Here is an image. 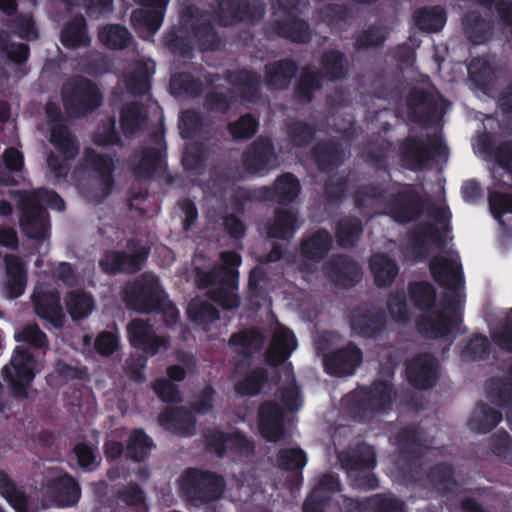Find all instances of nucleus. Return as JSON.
Segmentation results:
<instances>
[{"mask_svg": "<svg viewBox=\"0 0 512 512\" xmlns=\"http://www.w3.org/2000/svg\"><path fill=\"white\" fill-rule=\"evenodd\" d=\"M430 269L435 280L445 287L442 300L435 304V289L426 282L411 284L409 294L418 309L428 310L418 323L419 332L428 338H440L452 333L461 322L464 280L456 254L434 258Z\"/></svg>", "mask_w": 512, "mask_h": 512, "instance_id": "nucleus-1", "label": "nucleus"}, {"mask_svg": "<svg viewBox=\"0 0 512 512\" xmlns=\"http://www.w3.org/2000/svg\"><path fill=\"white\" fill-rule=\"evenodd\" d=\"M114 168L115 163L110 155L87 148L83 162L73 171V184L88 201L100 202L112 189Z\"/></svg>", "mask_w": 512, "mask_h": 512, "instance_id": "nucleus-2", "label": "nucleus"}, {"mask_svg": "<svg viewBox=\"0 0 512 512\" xmlns=\"http://www.w3.org/2000/svg\"><path fill=\"white\" fill-rule=\"evenodd\" d=\"M44 207L64 210L63 200L53 191L37 189L23 192L20 196V227L29 237L44 240L49 236L48 216Z\"/></svg>", "mask_w": 512, "mask_h": 512, "instance_id": "nucleus-3", "label": "nucleus"}, {"mask_svg": "<svg viewBox=\"0 0 512 512\" xmlns=\"http://www.w3.org/2000/svg\"><path fill=\"white\" fill-rule=\"evenodd\" d=\"M222 265L213 271H198L197 281L199 285L211 286L208 295L225 309H235L239 306L237 290V267L241 258L234 252L221 253Z\"/></svg>", "mask_w": 512, "mask_h": 512, "instance_id": "nucleus-4", "label": "nucleus"}, {"mask_svg": "<svg viewBox=\"0 0 512 512\" xmlns=\"http://www.w3.org/2000/svg\"><path fill=\"white\" fill-rule=\"evenodd\" d=\"M46 114L51 122L50 142L55 151L47 157L49 176L54 180L63 179L69 172V161L79 152V147L68 129L60 121V112L54 104L46 106Z\"/></svg>", "mask_w": 512, "mask_h": 512, "instance_id": "nucleus-5", "label": "nucleus"}, {"mask_svg": "<svg viewBox=\"0 0 512 512\" xmlns=\"http://www.w3.org/2000/svg\"><path fill=\"white\" fill-rule=\"evenodd\" d=\"M127 305L140 313L161 311L166 321L176 320L178 310L162 291L158 279L152 274H144L134 285L126 289Z\"/></svg>", "mask_w": 512, "mask_h": 512, "instance_id": "nucleus-6", "label": "nucleus"}, {"mask_svg": "<svg viewBox=\"0 0 512 512\" xmlns=\"http://www.w3.org/2000/svg\"><path fill=\"white\" fill-rule=\"evenodd\" d=\"M36 361L30 350L23 346L15 348L9 364L2 369L3 376L16 397L27 396V388L35 375Z\"/></svg>", "mask_w": 512, "mask_h": 512, "instance_id": "nucleus-7", "label": "nucleus"}, {"mask_svg": "<svg viewBox=\"0 0 512 512\" xmlns=\"http://www.w3.org/2000/svg\"><path fill=\"white\" fill-rule=\"evenodd\" d=\"M180 490L191 500L208 502L221 496L223 479L215 474L199 470H188L179 480Z\"/></svg>", "mask_w": 512, "mask_h": 512, "instance_id": "nucleus-8", "label": "nucleus"}, {"mask_svg": "<svg viewBox=\"0 0 512 512\" xmlns=\"http://www.w3.org/2000/svg\"><path fill=\"white\" fill-rule=\"evenodd\" d=\"M62 99L70 114H78L98 107L101 104L102 95L91 81L73 78L63 85Z\"/></svg>", "mask_w": 512, "mask_h": 512, "instance_id": "nucleus-9", "label": "nucleus"}, {"mask_svg": "<svg viewBox=\"0 0 512 512\" xmlns=\"http://www.w3.org/2000/svg\"><path fill=\"white\" fill-rule=\"evenodd\" d=\"M375 465V453L371 446L362 444L354 450L346 462L347 474L352 485L363 490L378 487V480L371 472Z\"/></svg>", "mask_w": 512, "mask_h": 512, "instance_id": "nucleus-10", "label": "nucleus"}, {"mask_svg": "<svg viewBox=\"0 0 512 512\" xmlns=\"http://www.w3.org/2000/svg\"><path fill=\"white\" fill-rule=\"evenodd\" d=\"M393 397L394 392L388 382H376L369 391L361 388L348 394L343 403L344 405H351L355 411L372 413L389 408Z\"/></svg>", "mask_w": 512, "mask_h": 512, "instance_id": "nucleus-11", "label": "nucleus"}, {"mask_svg": "<svg viewBox=\"0 0 512 512\" xmlns=\"http://www.w3.org/2000/svg\"><path fill=\"white\" fill-rule=\"evenodd\" d=\"M37 316L48 321L53 327L61 328L65 314L60 305L59 293L44 284L38 285L31 296Z\"/></svg>", "mask_w": 512, "mask_h": 512, "instance_id": "nucleus-12", "label": "nucleus"}, {"mask_svg": "<svg viewBox=\"0 0 512 512\" xmlns=\"http://www.w3.org/2000/svg\"><path fill=\"white\" fill-rule=\"evenodd\" d=\"M362 351L354 344L332 351L323 357V364L327 373L337 377L352 375L361 365Z\"/></svg>", "mask_w": 512, "mask_h": 512, "instance_id": "nucleus-13", "label": "nucleus"}, {"mask_svg": "<svg viewBox=\"0 0 512 512\" xmlns=\"http://www.w3.org/2000/svg\"><path fill=\"white\" fill-rule=\"evenodd\" d=\"M243 164L250 173L262 174L276 167L277 155L269 138L259 137L244 155Z\"/></svg>", "mask_w": 512, "mask_h": 512, "instance_id": "nucleus-14", "label": "nucleus"}, {"mask_svg": "<svg viewBox=\"0 0 512 512\" xmlns=\"http://www.w3.org/2000/svg\"><path fill=\"white\" fill-rule=\"evenodd\" d=\"M324 274L336 285L353 286L361 280L359 265L343 255L333 256L324 265Z\"/></svg>", "mask_w": 512, "mask_h": 512, "instance_id": "nucleus-15", "label": "nucleus"}, {"mask_svg": "<svg viewBox=\"0 0 512 512\" xmlns=\"http://www.w3.org/2000/svg\"><path fill=\"white\" fill-rule=\"evenodd\" d=\"M404 153L415 167H421L436 157L443 159L447 157L446 147L437 135L430 137L426 144L415 139H408L404 145Z\"/></svg>", "mask_w": 512, "mask_h": 512, "instance_id": "nucleus-16", "label": "nucleus"}, {"mask_svg": "<svg viewBox=\"0 0 512 512\" xmlns=\"http://www.w3.org/2000/svg\"><path fill=\"white\" fill-rule=\"evenodd\" d=\"M127 330L131 344L149 355H155L167 346V339L156 336L151 326L142 319L133 320Z\"/></svg>", "mask_w": 512, "mask_h": 512, "instance_id": "nucleus-17", "label": "nucleus"}, {"mask_svg": "<svg viewBox=\"0 0 512 512\" xmlns=\"http://www.w3.org/2000/svg\"><path fill=\"white\" fill-rule=\"evenodd\" d=\"M345 512H404L403 503L391 494L374 495L361 502L343 499Z\"/></svg>", "mask_w": 512, "mask_h": 512, "instance_id": "nucleus-18", "label": "nucleus"}, {"mask_svg": "<svg viewBox=\"0 0 512 512\" xmlns=\"http://www.w3.org/2000/svg\"><path fill=\"white\" fill-rule=\"evenodd\" d=\"M0 494L16 512H38L47 507L44 501L28 497L0 472Z\"/></svg>", "mask_w": 512, "mask_h": 512, "instance_id": "nucleus-19", "label": "nucleus"}, {"mask_svg": "<svg viewBox=\"0 0 512 512\" xmlns=\"http://www.w3.org/2000/svg\"><path fill=\"white\" fill-rule=\"evenodd\" d=\"M409 381L416 387H431L438 376V363L430 355L424 354L414 358L407 366Z\"/></svg>", "mask_w": 512, "mask_h": 512, "instance_id": "nucleus-20", "label": "nucleus"}, {"mask_svg": "<svg viewBox=\"0 0 512 512\" xmlns=\"http://www.w3.org/2000/svg\"><path fill=\"white\" fill-rule=\"evenodd\" d=\"M159 424L175 434L191 436L196 431L192 413L184 407L169 408L158 417Z\"/></svg>", "mask_w": 512, "mask_h": 512, "instance_id": "nucleus-21", "label": "nucleus"}, {"mask_svg": "<svg viewBox=\"0 0 512 512\" xmlns=\"http://www.w3.org/2000/svg\"><path fill=\"white\" fill-rule=\"evenodd\" d=\"M153 68V62L150 60H137L130 64L124 72L123 79L127 90L134 95L148 91Z\"/></svg>", "mask_w": 512, "mask_h": 512, "instance_id": "nucleus-22", "label": "nucleus"}, {"mask_svg": "<svg viewBox=\"0 0 512 512\" xmlns=\"http://www.w3.org/2000/svg\"><path fill=\"white\" fill-rule=\"evenodd\" d=\"M258 429L268 441L275 442L282 437V414L275 403L267 402L259 408Z\"/></svg>", "mask_w": 512, "mask_h": 512, "instance_id": "nucleus-23", "label": "nucleus"}, {"mask_svg": "<svg viewBox=\"0 0 512 512\" xmlns=\"http://www.w3.org/2000/svg\"><path fill=\"white\" fill-rule=\"evenodd\" d=\"M300 192L299 181L290 173L279 176L273 186L259 189L261 199H275L279 203L288 204L292 202Z\"/></svg>", "mask_w": 512, "mask_h": 512, "instance_id": "nucleus-24", "label": "nucleus"}, {"mask_svg": "<svg viewBox=\"0 0 512 512\" xmlns=\"http://www.w3.org/2000/svg\"><path fill=\"white\" fill-rule=\"evenodd\" d=\"M147 252L143 249L134 255H127L121 252H108L100 260V266L107 273L119 271L136 272L141 268Z\"/></svg>", "mask_w": 512, "mask_h": 512, "instance_id": "nucleus-25", "label": "nucleus"}, {"mask_svg": "<svg viewBox=\"0 0 512 512\" xmlns=\"http://www.w3.org/2000/svg\"><path fill=\"white\" fill-rule=\"evenodd\" d=\"M206 444L218 455H221L226 448H237L241 453L248 454L252 450L250 441L240 432L227 435L221 431L214 430L205 435Z\"/></svg>", "mask_w": 512, "mask_h": 512, "instance_id": "nucleus-26", "label": "nucleus"}, {"mask_svg": "<svg viewBox=\"0 0 512 512\" xmlns=\"http://www.w3.org/2000/svg\"><path fill=\"white\" fill-rule=\"evenodd\" d=\"M296 348V340L291 331L279 327L275 332L272 343L267 351L266 360L270 365L283 363Z\"/></svg>", "mask_w": 512, "mask_h": 512, "instance_id": "nucleus-27", "label": "nucleus"}, {"mask_svg": "<svg viewBox=\"0 0 512 512\" xmlns=\"http://www.w3.org/2000/svg\"><path fill=\"white\" fill-rule=\"evenodd\" d=\"M461 24L465 37L473 44H483L492 37L491 23L483 19L476 10L465 14Z\"/></svg>", "mask_w": 512, "mask_h": 512, "instance_id": "nucleus-28", "label": "nucleus"}, {"mask_svg": "<svg viewBox=\"0 0 512 512\" xmlns=\"http://www.w3.org/2000/svg\"><path fill=\"white\" fill-rule=\"evenodd\" d=\"M6 277L5 288L10 298L23 294L26 287V272L21 260L12 255L5 256Z\"/></svg>", "mask_w": 512, "mask_h": 512, "instance_id": "nucleus-29", "label": "nucleus"}, {"mask_svg": "<svg viewBox=\"0 0 512 512\" xmlns=\"http://www.w3.org/2000/svg\"><path fill=\"white\" fill-rule=\"evenodd\" d=\"M374 282L378 287L390 286L399 273V267L390 257L383 253H376L369 262Z\"/></svg>", "mask_w": 512, "mask_h": 512, "instance_id": "nucleus-30", "label": "nucleus"}, {"mask_svg": "<svg viewBox=\"0 0 512 512\" xmlns=\"http://www.w3.org/2000/svg\"><path fill=\"white\" fill-rule=\"evenodd\" d=\"M385 213L399 223L408 222L418 213V201L410 189L405 188L397 198L386 205Z\"/></svg>", "mask_w": 512, "mask_h": 512, "instance_id": "nucleus-31", "label": "nucleus"}, {"mask_svg": "<svg viewBox=\"0 0 512 512\" xmlns=\"http://www.w3.org/2000/svg\"><path fill=\"white\" fill-rule=\"evenodd\" d=\"M50 494L62 506H72L80 498V488L67 474L57 476L49 485Z\"/></svg>", "mask_w": 512, "mask_h": 512, "instance_id": "nucleus-32", "label": "nucleus"}, {"mask_svg": "<svg viewBox=\"0 0 512 512\" xmlns=\"http://www.w3.org/2000/svg\"><path fill=\"white\" fill-rule=\"evenodd\" d=\"M338 488V478L332 475L324 476L304 502V512H323L325 503L330 498L327 494L336 492Z\"/></svg>", "mask_w": 512, "mask_h": 512, "instance_id": "nucleus-33", "label": "nucleus"}, {"mask_svg": "<svg viewBox=\"0 0 512 512\" xmlns=\"http://www.w3.org/2000/svg\"><path fill=\"white\" fill-rule=\"evenodd\" d=\"M386 323L381 311L357 312L352 315L351 327L359 335L373 337L380 332Z\"/></svg>", "mask_w": 512, "mask_h": 512, "instance_id": "nucleus-34", "label": "nucleus"}, {"mask_svg": "<svg viewBox=\"0 0 512 512\" xmlns=\"http://www.w3.org/2000/svg\"><path fill=\"white\" fill-rule=\"evenodd\" d=\"M409 117L414 121H425L436 112V104L431 95L415 87L408 96Z\"/></svg>", "mask_w": 512, "mask_h": 512, "instance_id": "nucleus-35", "label": "nucleus"}, {"mask_svg": "<svg viewBox=\"0 0 512 512\" xmlns=\"http://www.w3.org/2000/svg\"><path fill=\"white\" fill-rule=\"evenodd\" d=\"M120 123L123 133L127 137L138 135L147 124L145 108L136 103L127 104L121 111Z\"/></svg>", "mask_w": 512, "mask_h": 512, "instance_id": "nucleus-36", "label": "nucleus"}, {"mask_svg": "<svg viewBox=\"0 0 512 512\" xmlns=\"http://www.w3.org/2000/svg\"><path fill=\"white\" fill-rule=\"evenodd\" d=\"M502 420V414L486 404H478L473 410L469 427L476 433H488L497 426Z\"/></svg>", "mask_w": 512, "mask_h": 512, "instance_id": "nucleus-37", "label": "nucleus"}, {"mask_svg": "<svg viewBox=\"0 0 512 512\" xmlns=\"http://www.w3.org/2000/svg\"><path fill=\"white\" fill-rule=\"evenodd\" d=\"M158 138V146L156 148H147L142 153L135 165V171L139 176H150L154 173L164 171L166 163L163 158V147Z\"/></svg>", "mask_w": 512, "mask_h": 512, "instance_id": "nucleus-38", "label": "nucleus"}, {"mask_svg": "<svg viewBox=\"0 0 512 512\" xmlns=\"http://www.w3.org/2000/svg\"><path fill=\"white\" fill-rule=\"evenodd\" d=\"M300 227L296 214L288 210H278L274 220L268 226V235L273 238L287 239Z\"/></svg>", "mask_w": 512, "mask_h": 512, "instance_id": "nucleus-39", "label": "nucleus"}, {"mask_svg": "<svg viewBox=\"0 0 512 512\" xmlns=\"http://www.w3.org/2000/svg\"><path fill=\"white\" fill-rule=\"evenodd\" d=\"M65 306L72 320L89 316L95 308L92 296L84 291H71L65 297Z\"/></svg>", "mask_w": 512, "mask_h": 512, "instance_id": "nucleus-40", "label": "nucleus"}, {"mask_svg": "<svg viewBox=\"0 0 512 512\" xmlns=\"http://www.w3.org/2000/svg\"><path fill=\"white\" fill-rule=\"evenodd\" d=\"M276 30L279 35L289 38L295 42L304 43L310 39V30L308 25L294 17L291 12H287L285 19L277 20Z\"/></svg>", "mask_w": 512, "mask_h": 512, "instance_id": "nucleus-41", "label": "nucleus"}, {"mask_svg": "<svg viewBox=\"0 0 512 512\" xmlns=\"http://www.w3.org/2000/svg\"><path fill=\"white\" fill-rule=\"evenodd\" d=\"M331 245L329 233L318 231L302 242L301 253L307 259L319 261L329 252Z\"/></svg>", "mask_w": 512, "mask_h": 512, "instance_id": "nucleus-42", "label": "nucleus"}, {"mask_svg": "<svg viewBox=\"0 0 512 512\" xmlns=\"http://www.w3.org/2000/svg\"><path fill=\"white\" fill-rule=\"evenodd\" d=\"M295 65L281 61L266 66V83L271 89L285 88L295 74Z\"/></svg>", "mask_w": 512, "mask_h": 512, "instance_id": "nucleus-43", "label": "nucleus"}, {"mask_svg": "<svg viewBox=\"0 0 512 512\" xmlns=\"http://www.w3.org/2000/svg\"><path fill=\"white\" fill-rule=\"evenodd\" d=\"M416 26L425 32H438L446 23V13L441 7L423 8L415 17Z\"/></svg>", "mask_w": 512, "mask_h": 512, "instance_id": "nucleus-44", "label": "nucleus"}, {"mask_svg": "<svg viewBox=\"0 0 512 512\" xmlns=\"http://www.w3.org/2000/svg\"><path fill=\"white\" fill-rule=\"evenodd\" d=\"M439 240V231L434 226L428 224L419 227L413 235V251L410 256L413 258L425 257L428 254V247L438 244Z\"/></svg>", "mask_w": 512, "mask_h": 512, "instance_id": "nucleus-45", "label": "nucleus"}, {"mask_svg": "<svg viewBox=\"0 0 512 512\" xmlns=\"http://www.w3.org/2000/svg\"><path fill=\"white\" fill-rule=\"evenodd\" d=\"M3 165H0V183L14 185L17 183L14 174L22 170L24 161L22 154L14 148H8L3 155Z\"/></svg>", "mask_w": 512, "mask_h": 512, "instance_id": "nucleus-46", "label": "nucleus"}, {"mask_svg": "<svg viewBox=\"0 0 512 512\" xmlns=\"http://www.w3.org/2000/svg\"><path fill=\"white\" fill-rule=\"evenodd\" d=\"M99 39L108 48L123 49L128 46L132 36L125 27L111 24L99 31Z\"/></svg>", "mask_w": 512, "mask_h": 512, "instance_id": "nucleus-47", "label": "nucleus"}, {"mask_svg": "<svg viewBox=\"0 0 512 512\" xmlns=\"http://www.w3.org/2000/svg\"><path fill=\"white\" fill-rule=\"evenodd\" d=\"M315 158L322 170H330L343 162L345 152L335 143L320 144L315 148Z\"/></svg>", "mask_w": 512, "mask_h": 512, "instance_id": "nucleus-48", "label": "nucleus"}, {"mask_svg": "<svg viewBox=\"0 0 512 512\" xmlns=\"http://www.w3.org/2000/svg\"><path fill=\"white\" fill-rule=\"evenodd\" d=\"M63 45L78 47L88 43L85 32V21L82 16L74 18L63 30L61 35Z\"/></svg>", "mask_w": 512, "mask_h": 512, "instance_id": "nucleus-49", "label": "nucleus"}, {"mask_svg": "<svg viewBox=\"0 0 512 512\" xmlns=\"http://www.w3.org/2000/svg\"><path fill=\"white\" fill-rule=\"evenodd\" d=\"M153 447L152 440L141 430H135L129 438L127 456L134 461L145 459Z\"/></svg>", "mask_w": 512, "mask_h": 512, "instance_id": "nucleus-50", "label": "nucleus"}, {"mask_svg": "<svg viewBox=\"0 0 512 512\" xmlns=\"http://www.w3.org/2000/svg\"><path fill=\"white\" fill-rule=\"evenodd\" d=\"M362 232V226L357 219L344 218L338 224L336 232L337 243L342 247L355 244Z\"/></svg>", "mask_w": 512, "mask_h": 512, "instance_id": "nucleus-51", "label": "nucleus"}, {"mask_svg": "<svg viewBox=\"0 0 512 512\" xmlns=\"http://www.w3.org/2000/svg\"><path fill=\"white\" fill-rule=\"evenodd\" d=\"M386 306L389 316L393 321L402 324L410 321L411 315L404 292L391 293L387 299Z\"/></svg>", "mask_w": 512, "mask_h": 512, "instance_id": "nucleus-52", "label": "nucleus"}, {"mask_svg": "<svg viewBox=\"0 0 512 512\" xmlns=\"http://www.w3.org/2000/svg\"><path fill=\"white\" fill-rule=\"evenodd\" d=\"M230 345L235 352L242 355H249L253 351L260 349L262 338L254 331L240 332L230 339Z\"/></svg>", "mask_w": 512, "mask_h": 512, "instance_id": "nucleus-53", "label": "nucleus"}, {"mask_svg": "<svg viewBox=\"0 0 512 512\" xmlns=\"http://www.w3.org/2000/svg\"><path fill=\"white\" fill-rule=\"evenodd\" d=\"M229 81L236 86L242 97L251 100L258 91L259 77L248 71H239L229 76Z\"/></svg>", "mask_w": 512, "mask_h": 512, "instance_id": "nucleus-54", "label": "nucleus"}, {"mask_svg": "<svg viewBox=\"0 0 512 512\" xmlns=\"http://www.w3.org/2000/svg\"><path fill=\"white\" fill-rule=\"evenodd\" d=\"M189 318L197 323L212 322L219 318L218 310L212 304L201 299H193L187 308Z\"/></svg>", "mask_w": 512, "mask_h": 512, "instance_id": "nucleus-55", "label": "nucleus"}, {"mask_svg": "<svg viewBox=\"0 0 512 512\" xmlns=\"http://www.w3.org/2000/svg\"><path fill=\"white\" fill-rule=\"evenodd\" d=\"M170 87L174 94H186L190 97L199 95L202 90V84L188 73L175 74L171 78Z\"/></svg>", "mask_w": 512, "mask_h": 512, "instance_id": "nucleus-56", "label": "nucleus"}, {"mask_svg": "<svg viewBox=\"0 0 512 512\" xmlns=\"http://www.w3.org/2000/svg\"><path fill=\"white\" fill-rule=\"evenodd\" d=\"M247 16L246 4L226 1L219 6L218 17L223 25H232Z\"/></svg>", "mask_w": 512, "mask_h": 512, "instance_id": "nucleus-57", "label": "nucleus"}, {"mask_svg": "<svg viewBox=\"0 0 512 512\" xmlns=\"http://www.w3.org/2000/svg\"><path fill=\"white\" fill-rule=\"evenodd\" d=\"M14 339L17 342H26L36 348L48 347V339L46 334L36 324H28L18 330Z\"/></svg>", "mask_w": 512, "mask_h": 512, "instance_id": "nucleus-58", "label": "nucleus"}, {"mask_svg": "<svg viewBox=\"0 0 512 512\" xmlns=\"http://www.w3.org/2000/svg\"><path fill=\"white\" fill-rule=\"evenodd\" d=\"M468 72L472 81L480 86H486L493 75L494 68L489 59L478 58L470 63Z\"/></svg>", "mask_w": 512, "mask_h": 512, "instance_id": "nucleus-59", "label": "nucleus"}, {"mask_svg": "<svg viewBox=\"0 0 512 512\" xmlns=\"http://www.w3.org/2000/svg\"><path fill=\"white\" fill-rule=\"evenodd\" d=\"M323 70L326 76L331 79H340L344 77L347 69L346 61L338 52H329L323 56Z\"/></svg>", "mask_w": 512, "mask_h": 512, "instance_id": "nucleus-60", "label": "nucleus"}, {"mask_svg": "<svg viewBox=\"0 0 512 512\" xmlns=\"http://www.w3.org/2000/svg\"><path fill=\"white\" fill-rule=\"evenodd\" d=\"M266 380V375L262 369L253 370L241 382L237 383L235 390L242 396H254L261 390L262 384Z\"/></svg>", "mask_w": 512, "mask_h": 512, "instance_id": "nucleus-61", "label": "nucleus"}, {"mask_svg": "<svg viewBox=\"0 0 512 512\" xmlns=\"http://www.w3.org/2000/svg\"><path fill=\"white\" fill-rule=\"evenodd\" d=\"M306 461V454L298 448L283 449L278 456V465L285 470L302 469Z\"/></svg>", "mask_w": 512, "mask_h": 512, "instance_id": "nucleus-62", "label": "nucleus"}, {"mask_svg": "<svg viewBox=\"0 0 512 512\" xmlns=\"http://www.w3.org/2000/svg\"><path fill=\"white\" fill-rule=\"evenodd\" d=\"M285 373L287 374L289 386L281 390L279 398L286 410L293 412L302 406V398L298 388L294 385V378L290 375L288 368H285Z\"/></svg>", "mask_w": 512, "mask_h": 512, "instance_id": "nucleus-63", "label": "nucleus"}, {"mask_svg": "<svg viewBox=\"0 0 512 512\" xmlns=\"http://www.w3.org/2000/svg\"><path fill=\"white\" fill-rule=\"evenodd\" d=\"M489 449L494 455L507 459L512 452V437L504 430L498 431L491 436Z\"/></svg>", "mask_w": 512, "mask_h": 512, "instance_id": "nucleus-64", "label": "nucleus"}]
</instances>
